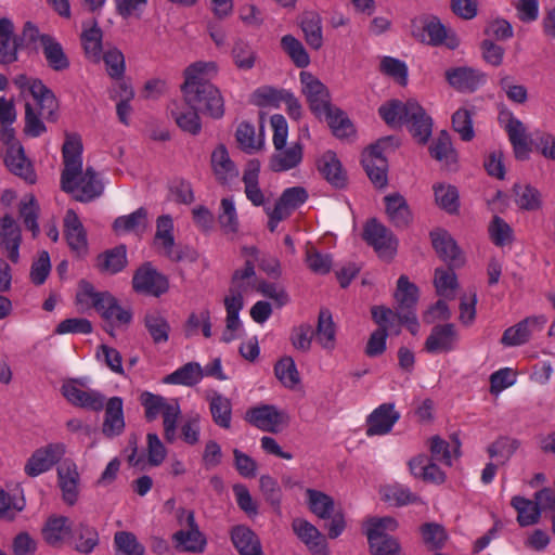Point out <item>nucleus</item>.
I'll return each mask as SVG.
<instances>
[{"instance_id": "nucleus-59", "label": "nucleus", "mask_w": 555, "mask_h": 555, "mask_svg": "<svg viewBox=\"0 0 555 555\" xmlns=\"http://www.w3.org/2000/svg\"><path fill=\"white\" fill-rule=\"evenodd\" d=\"M219 223L227 234H235L238 231V218L233 198H222L220 203Z\"/></svg>"}, {"instance_id": "nucleus-3", "label": "nucleus", "mask_w": 555, "mask_h": 555, "mask_svg": "<svg viewBox=\"0 0 555 555\" xmlns=\"http://www.w3.org/2000/svg\"><path fill=\"white\" fill-rule=\"evenodd\" d=\"M90 377L83 376L64 380L61 387L62 395L74 406L99 413L105 409V416H124V400L120 397H112L106 400L98 389L90 387Z\"/></svg>"}, {"instance_id": "nucleus-38", "label": "nucleus", "mask_w": 555, "mask_h": 555, "mask_svg": "<svg viewBox=\"0 0 555 555\" xmlns=\"http://www.w3.org/2000/svg\"><path fill=\"white\" fill-rule=\"evenodd\" d=\"M147 227V210L144 207H140L129 215L117 217L113 223V229L117 234L130 232L141 234Z\"/></svg>"}, {"instance_id": "nucleus-51", "label": "nucleus", "mask_w": 555, "mask_h": 555, "mask_svg": "<svg viewBox=\"0 0 555 555\" xmlns=\"http://www.w3.org/2000/svg\"><path fill=\"white\" fill-rule=\"evenodd\" d=\"M429 152L431 157L446 165H452L456 162V153L452 146L451 138L446 131L440 132L433 141Z\"/></svg>"}, {"instance_id": "nucleus-33", "label": "nucleus", "mask_w": 555, "mask_h": 555, "mask_svg": "<svg viewBox=\"0 0 555 555\" xmlns=\"http://www.w3.org/2000/svg\"><path fill=\"white\" fill-rule=\"evenodd\" d=\"M70 537L75 542L74 548L81 554L92 553L100 543L96 528L85 521L73 527Z\"/></svg>"}, {"instance_id": "nucleus-41", "label": "nucleus", "mask_w": 555, "mask_h": 555, "mask_svg": "<svg viewBox=\"0 0 555 555\" xmlns=\"http://www.w3.org/2000/svg\"><path fill=\"white\" fill-rule=\"evenodd\" d=\"M73 527L65 516H51L42 529L43 539L51 546L61 545L66 535H70Z\"/></svg>"}, {"instance_id": "nucleus-56", "label": "nucleus", "mask_w": 555, "mask_h": 555, "mask_svg": "<svg viewBox=\"0 0 555 555\" xmlns=\"http://www.w3.org/2000/svg\"><path fill=\"white\" fill-rule=\"evenodd\" d=\"M274 373L276 378L287 388H295L300 382L295 361L291 357L279 360L274 366Z\"/></svg>"}, {"instance_id": "nucleus-31", "label": "nucleus", "mask_w": 555, "mask_h": 555, "mask_svg": "<svg viewBox=\"0 0 555 555\" xmlns=\"http://www.w3.org/2000/svg\"><path fill=\"white\" fill-rule=\"evenodd\" d=\"M299 25L307 44L319 50L323 46L322 18L315 11H306L299 17Z\"/></svg>"}, {"instance_id": "nucleus-39", "label": "nucleus", "mask_w": 555, "mask_h": 555, "mask_svg": "<svg viewBox=\"0 0 555 555\" xmlns=\"http://www.w3.org/2000/svg\"><path fill=\"white\" fill-rule=\"evenodd\" d=\"M154 241L157 246L164 249L167 257L175 260L180 259V256H176L173 253V220L169 215H163L157 218Z\"/></svg>"}, {"instance_id": "nucleus-29", "label": "nucleus", "mask_w": 555, "mask_h": 555, "mask_svg": "<svg viewBox=\"0 0 555 555\" xmlns=\"http://www.w3.org/2000/svg\"><path fill=\"white\" fill-rule=\"evenodd\" d=\"M386 215L396 228H406L412 221V212L406 199L400 193L388 194L384 197Z\"/></svg>"}, {"instance_id": "nucleus-49", "label": "nucleus", "mask_w": 555, "mask_h": 555, "mask_svg": "<svg viewBox=\"0 0 555 555\" xmlns=\"http://www.w3.org/2000/svg\"><path fill=\"white\" fill-rule=\"evenodd\" d=\"M511 505L517 511V521L521 527L534 525L540 520L541 514L534 501L515 495Z\"/></svg>"}, {"instance_id": "nucleus-4", "label": "nucleus", "mask_w": 555, "mask_h": 555, "mask_svg": "<svg viewBox=\"0 0 555 555\" xmlns=\"http://www.w3.org/2000/svg\"><path fill=\"white\" fill-rule=\"evenodd\" d=\"M379 116L390 127L406 125L411 134L420 143L428 141L433 130V119L415 100L401 102L391 100L378 108Z\"/></svg>"}, {"instance_id": "nucleus-53", "label": "nucleus", "mask_w": 555, "mask_h": 555, "mask_svg": "<svg viewBox=\"0 0 555 555\" xmlns=\"http://www.w3.org/2000/svg\"><path fill=\"white\" fill-rule=\"evenodd\" d=\"M323 116L326 118L335 137L348 138L354 133L352 122L341 109L332 107L328 112H325Z\"/></svg>"}, {"instance_id": "nucleus-10", "label": "nucleus", "mask_w": 555, "mask_h": 555, "mask_svg": "<svg viewBox=\"0 0 555 555\" xmlns=\"http://www.w3.org/2000/svg\"><path fill=\"white\" fill-rule=\"evenodd\" d=\"M302 93L306 95L311 112L317 117H322L328 112L331 105V96L327 87L314 75L308 72H301L299 75Z\"/></svg>"}, {"instance_id": "nucleus-11", "label": "nucleus", "mask_w": 555, "mask_h": 555, "mask_svg": "<svg viewBox=\"0 0 555 555\" xmlns=\"http://www.w3.org/2000/svg\"><path fill=\"white\" fill-rule=\"evenodd\" d=\"M65 454L63 443H49L33 452L24 466L28 477L35 478L50 470Z\"/></svg>"}, {"instance_id": "nucleus-42", "label": "nucleus", "mask_w": 555, "mask_h": 555, "mask_svg": "<svg viewBox=\"0 0 555 555\" xmlns=\"http://www.w3.org/2000/svg\"><path fill=\"white\" fill-rule=\"evenodd\" d=\"M14 25L8 17L0 18V63L11 64L17 60V46L12 41Z\"/></svg>"}, {"instance_id": "nucleus-13", "label": "nucleus", "mask_w": 555, "mask_h": 555, "mask_svg": "<svg viewBox=\"0 0 555 555\" xmlns=\"http://www.w3.org/2000/svg\"><path fill=\"white\" fill-rule=\"evenodd\" d=\"M547 320L544 315L528 317L514 326L506 328L501 344L505 347H516L528 343L534 333L541 332Z\"/></svg>"}, {"instance_id": "nucleus-63", "label": "nucleus", "mask_w": 555, "mask_h": 555, "mask_svg": "<svg viewBox=\"0 0 555 555\" xmlns=\"http://www.w3.org/2000/svg\"><path fill=\"white\" fill-rule=\"evenodd\" d=\"M39 207L33 195L25 197L20 205V215L23 219L25 227L33 232L36 236L39 233L38 224Z\"/></svg>"}, {"instance_id": "nucleus-44", "label": "nucleus", "mask_w": 555, "mask_h": 555, "mask_svg": "<svg viewBox=\"0 0 555 555\" xmlns=\"http://www.w3.org/2000/svg\"><path fill=\"white\" fill-rule=\"evenodd\" d=\"M102 29L94 22L89 28H85L81 34V44L88 60L99 63L102 60Z\"/></svg>"}, {"instance_id": "nucleus-35", "label": "nucleus", "mask_w": 555, "mask_h": 555, "mask_svg": "<svg viewBox=\"0 0 555 555\" xmlns=\"http://www.w3.org/2000/svg\"><path fill=\"white\" fill-rule=\"evenodd\" d=\"M259 171L260 163L257 159H253L248 162L243 173L246 197L254 206L257 207L264 205L266 202L264 194L259 188Z\"/></svg>"}, {"instance_id": "nucleus-34", "label": "nucleus", "mask_w": 555, "mask_h": 555, "mask_svg": "<svg viewBox=\"0 0 555 555\" xmlns=\"http://www.w3.org/2000/svg\"><path fill=\"white\" fill-rule=\"evenodd\" d=\"M42 53L48 66L54 72L69 68L70 62L62 44L53 36L42 38Z\"/></svg>"}, {"instance_id": "nucleus-55", "label": "nucleus", "mask_w": 555, "mask_h": 555, "mask_svg": "<svg viewBox=\"0 0 555 555\" xmlns=\"http://www.w3.org/2000/svg\"><path fill=\"white\" fill-rule=\"evenodd\" d=\"M317 339L325 349H332L335 344V325L332 313L327 309H322L319 313Z\"/></svg>"}, {"instance_id": "nucleus-47", "label": "nucleus", "mask_w": 555, "mask_h": 555, "mask_svg": "<svg viewBox=\"0 0 555 555\" xmlns=\"http://www.w3.org/2000/svg\"><path fill=\"white\" fill-rule=\"evenodd\" d=\"M307 504L311 513L321 519H330L334 513L335 503L334 500L326 493L307 489Z\"/></svg>"}, {"instance_id": "nucleus-48", "label": "nucleus", "mask_w": 555, "mask_h": 555, "mask_svg": "<svg viewBox=\"0 0 555 555\" xmlns=\"http://www.w3.org/2000/svg\"><path fill=\"white\" fill-rule=\"evenodd\" d=\"M436 204L448 214H456L460 208L459 191L454 185L435 183L433 185Z\"/></svg>"}, {"instance_id": "nucleus-61", "label": "nucleus", "mask_w": 555, "mask_h": 555, "mask_svg": "<svg viewBox=\"0 0 555 555\" xmlns=\"http://www.w3.org/2000/svg\"><path fill=\"white\" fill-rule=\"evenodd\" d=\"M305 262L313 273L320 275L327 274L333 264L330 254L321 253L313 246L307 247Z\"/></svg>"}, {"instance_id": "nucleus-2", "label": "nucleus", "mask_w": 555, "mask_h": 555, "mask_svg": "<svg viewBox=\"0 0 555 555\" xmlns=\"http://www.w3.org/2000/svg\"><path fill=\"white\" fill-rule=\"evenodd\" d=\"M242 254L248 257V259H246L243 268L234 271L232 285L223 300L227 317L225 330L222 333L221 341L225 344L241 336L243 323L240 319V312L244 307V294L257 286L255 284V261L258 259L259 251L255 246H244Z\"/></svg>"}, {"instance_id": "nucleus-26", "label": "nucleus", "mask_w": 555, "mask_h": 555, "mask_svg": "<svg viewBox=\"0 0 555 555\" xmlns=\"http://www.w3.org/2000/svg\"><path fill=\"white\" fill-rule=\"evenodd\" d=\"M4 164L8 169L16 176L22 177L26 182L33 184L36 182V173L30 163L27 160L24 149L21 144H15L3 152Z\"/></svg>"}, {"instance_id": "nucleus-52", "label": "nucleus", "mask_w": 555, "mask_h": 555, "mask_svg": "<svg viewBox=\"0 0 555 555\" xmlns=\"http://www.w3.org/2000/svg\"><path fill=\"white\" fill-rule=\"evenodd\" d=\"M281 47L297 67L305 68L310 64V56L304 44L293 35L283 36Z\"/></svg>"}, {"instance_id": "nucleus-20", "label": "nucleus", "mask_w": 555, "mask_h": 555, "mask_svg": "<svg viewBox=\"0 0 555 555\" xmlns=\"http://www.w3.org/2000/svg\"><path fill=\"white\" fill-rule=\"evenodd\" d=\"M64 236L73 253L85 256L88 251L87 232L78 215L68 209L64 217Z\"/></svg>"}, {"instance_id": "nucleus-43", "label": "nucleus", "mask_w": 555, "mask_h": 555, "mask_svg": "<svg viewBox=\"0 0 555 555\" xmlns=\"http://www.w3.org/2000/svg\"><path fill=\"white\" fill-rule=\"evenodd\" d=\"M127 264V251L125 246H117L109 249L96 258V268L108 274L120 272Z\"/></svg>"}, {"instance_id": "nucleus-57", "label": "nucleus", "mask_w": 555, "mask_h": 555, "mask_svg": "<svg viewBox=\"0 0 555 555\" xmlns=\"http://www.w3.org/2000/svg\"><path fill=\"white\" fill-rule=\"evenodd\" d=\"M171 115L173 116L177 125L183 130L191 134L199 133L202 129L201 118L198 112L193 108L183 111L177 105L171 108Z\"/></svg>"}, {"instance_id": "nucleus-25", "label": "nucleus", "mask_w": 555, "mask_h": 555, "mask_svg": "<svg viewBox=\"0 0 555 555\" xmlns=\"http://www.w3.org/2000/svg\"><path fill=\"white\" fill-rule=\"evenodd\" d=\"M210 163L214 175L219 183L228 184L238 177V169L223 144L218 145L212 151Z\"/></svg>"}, {"instance_id": "nucleus-14", "label": "nucleus", "mask_w": 555, "mask_h": 555, "mask_svg": "<svg viewBox=\"0 0 555 555\" xmlns=\"http://www.w3.org/2000/svg\"><path fill=\"white\" fill-rule=\"evenodd\" d=\"M13 82L23 92L26 90L29 91L34 100V105L41 108V114H44L46 111L47 113L52 114L57 107V102L53 92L43 85L41 80L31 79L25 74H20L14 77Z\"/></svg>"}, {"instance_id": "nucleus-64", "label": "nucleus", "mask_w": 555, "mask_h": 555, "mask_svg": "<svg viewBox=\"0 0 555 555\" xmlns=\"http://www.w3.org/2000/svg\"><path fill=\"white\" fill-rule=\"evenodd\" d=\"M370 548L373 555H398L400 544L393 537H367Z\"/></svg>"}, {"instance_id": "nucleus-16", "label": "nucleus", "mask_w": 555, "mask_h": 555, "mask_svg": "<svg viewBox=\"0 0 555 555\" xmlns=\"http://www.w3.org/2000/svg\"><path fill=\"white\" fill-rule=\"evenodd\" d=\"M82 142L80 137L70 134L66 137L63 144L62 156L64 169L61 175V182L69 186L72 176H78L82 169Z\"/></svg>"}, {"instance_id": "nucleus-30", "label": "nucleus", "mask_w": 555, "mask_h": 555, "mask_svg": "<svg viewBox=\"0 0 555 555\" xmlns=\"http://www.w3.org/2000/svg\"><path fill=\"white\" fill-rule=\"evenodd\" d=\"M423 29L428 37L427 42L431 46H446L451 50L460 46V39L456 34L447 28L437 17L426 21Z\"/></svg>"}, {"instance_id": "nucleus-8", "label": "nucleus", "mask_w": 555, "mask_h": 555, "mask_svg": "<svg viewBox=\"0 0 555 555\" xmlns=\"http://www.w3.org/2000/svg\"><path fill=\"white\" fill-rule=\"evenodd\" d=\"M392 137L379 139L362 154V165L373 184L384 188L387 184V159L383 155L384 149L392 142Z\"/></svg>"}, {"instance_id": "nucleus-23", "label": "nucleus", "mask_w": 555, "mask_h": 555, "mask_svg": "<svg viewBox=\"0 0 555 555\" xmlns=\"http://www.w3.org/2000/svg\"><path fill=\"white\" fill-rule=\"evenodd\" d=\"M304 147L300 142H293L288 146L275 149L270 158V168L274 172L288 171L302 162Z\"/></svg>"}, {"instance_id": "nucleus-46", "label": "nucleus", "mask_w": 555, "mask_h": 555, "mask_svg": "<svg viewBox=\"0 0 555 555\" xmlns=\"http://www.w3.org/2000/svg\"><path fill=\"white\" fill-rule=\"evenodd\" d=\"M203 379V367L197 362H189L164 378L166 384L194 386Z\"/></svg>"}, {"instance_id": "nucleus-28", "label": "nucleus", "mask_w": 555, "mask_h": 555, "mask_svg": "<svg viewBox=\"0 0 555 555\" xmlns=\"http://www.w3.org/2000/svg\"><path fill=\"white\" fill-rule=\"evenodd\" d=\"M292 528L313 554L326 555L325 539L315 526L306 519L296 518L292 522Z\"/></svg>"}, {"instance_id": "nucleus-62", "label": "nucleus", "mask_w": 555, "mask_h": 555, "mask_svg": "<svg viewBox=\"0 0 555 555\" xmlns=\"http://www.w3.org/2000/svg\"><path fill=\"white\" fill-rule=\"evenodd\" d=\"M241 149L247 153H254L261 149L262 139H256L255 127L249 122H241L235 133Z\"/></svg>"}, {"instance_id": "nucleus-32", "label": "nucleus", "mask_w": 555, "mask_h": 555, "mask_svg": "<svg viewBox=\"0 0 555 555\" xmlns=\"http://www.w3.org/2000/svg\"><path fill=\"white\" fill-rule=\"evenodd\" d=\"M318 167L323 178L333 186L341 189L346 185V172L334 152L324 153L318 163Z\"/></svg>"}, {"instance_id": "nucleus-6", "label": "nucleus", "mask_w": 555, "mask_h": 555, "mask_svg": "<svg viewBox=\"0 0 555 555\" xmlns=\"http://www.w3.org/2000/svg\"><path fill=\"white\" fill-rule=\"evenodd\" d=\"M372 319L378 325V328L374 331L366 344L365 352L369 357H377L382 354L386 349V339L388 331L393 330L396 335L400 334V324L396 323V314L389 308L384 306H374L371 309Z\"/></svg>"}, {"instance_id": "nucleus-54", "label": "nucleus", "mask_w": 555, "mask_h": 555, "mask_svg": "<svg viewBox=\"0 0 555 555\" xmlns=\"http://www.w3.org/2000/svg\"><path fill=\"white\" fill-rule=\"evenodd\" d=\"M116 555H144L145 547L130 531H117L114 535Z\"/></svg>"}, {"instance_id": "nucleus-12", "label": "nucleus", "mask_w": 555, "mask_h": 555, "mask_svg": "<svg viewBox=\"0 0 555 555\" xmlns=\"http://www.w3.org/2000/svg\"><path fill=\"white\" fill-rule=\"evenodd\" d=\"M132 287L139 294L159 297L167 293L169 283L164 274L146 262L134 272Z\"/></svg>"}, {"instance_id": "nucleus-58", "label": "nucleus", "mask_w": 555, "mask_h": 555, "mask_svg": "<svg viewBox=\"0 0 555 555\" xmlns=\"http://www.w3.org/2000/svg\"><path fill=\"white\" fill-rule=\"evenodd\" d=\"M452 127L463 141H472L475 137L473 112L464 107L455 111L452 115Z\"/></svg>"}, {"instance_id": "nucleus-45", "label": "nucleus", "mask_w": 555, "mask_h": 555, "mask_svg": "<svg viewBox=\"0 0 555 555\" xmlns=\"http://www.w3.org/2000/svg\"><path fill=\"white\" fill-rule=\"evenodd\" d=\"M144 325L154 344H165L169 339L170 325L163 313L150 311L144 317Z\"/></svg>"}, {"instance_id": "nucleus-37", "label": "nucleus", "mask_w": 555, "mask_h": 555, "mask_svg": "<svg viewBox=\"0 0 555 555\" xmlns=\"http://www.w3.org/2000/svg\"><path fill=\"white\" fill-rule=\"evenodd\" d=\"M107 298V292H98L88 281L81 280L75 296V304L79 312L85 313L91 309L98 310L101 302Z\"/></svg>"}, {"instance_id": "nucleus-24", "label": "nucleus", "mask_w": 555, "mask_h": 555, "mask_svg": "<svg viewBox=\"0 0 555 555\" xmlns=\"http://www.w3.org/2000/svg\"><path fill=\"white\" fill-rule=\"evenodd\" d=\"M433 246L439 257L451 266H461L464 258L453 237L446 231L437 229L430 233Z\"/></svg>"}, {"instance_id": "nucleus-17", "label": "nucleus", "mask_w": 555, "mask_h": 555, "mask_svg": "<svg viewBox=\"0 0 555 555\" xmlns=\"http://www.w3.org/2000/svg\"><path fill=\"white\" fill-rule=\"evenodd\" d=\"M459 343V333L452 323L433 327L425 341V350L429 353H447L454 350Z\"/></svg>"}, {"instance_id": "nucleus-9", "label": "nucleus", "mask_w": 555, "mask_h": 555, "mask_svg": "<svg viewBox=\"0 0 555 555\" xmlns=\"http://www.w3.org/2000/svg\"><path fill=\"white\" fill-rule=\"evenodd\" d=\"M69 186L61 182L64 192L73 194L74 198L81 203H88L101 196L104 190L102 181L92 167H87L78 176H72Z\"/></svg>"}, {"instance_id": "nucleus-40", "label": "nucleus", "mask_w": 555, "mask_h": 555, "mask_svg": "<svg viewBox=\"0 0 555 555\" xmlns=\"http://www.w3.org/2000/svg\"><path fill=\"white\" fill-rule=\"evenodd\" d=\"M231 57L238 70L248 72L255 67L258 61V53L250 42L237 38L233 42Z\"/></svg>"}, {"instance_id": "nucleus-21", "label": "nucleus", "mask_w": 555, "mask_h": 555, "mask_svg": "<svg viewBox=\"0 0 555 555\" xmlns=\"http://www.w3.org/2000/svg\"><path fill=\"white\" fill-rule=\"evenodd\" d=\"M448 82L462 92H473L485 83V75L472 67H455L446 72Z\"/></svg>"}, {"instance_id": "nucleus-19", "label": "nucleus", "mask_w": 555, "mask_h": 555, "mask_svg": "<svg viewBox=\"0 0 555 555\" xmlns=\"http://www.w3.org/2000/svg\"><path fill=\"white\" fill-rule=\"evenodd\" d=\"M22 233L18 223L9 215L0 219V249L13 262L20 259Z\"/></svg>"}, {"instance_id": "nucleus-36", "label": "nucleus", "mask_w": 555, "mask_h": 555, "mask_svg": "<svg viewBox=\"0 0 555 555\" xmlns=\"http://www.w3.org/2000/svg\"><path fill=\"white\" fill-rule=\"evenodd\" d=\"M96 311L109 325H127L132 320L130 309L122 308L108 292L107 298L101 302Z\"/></svg>"}, {"instance_id": "nucleus-22", "label": "nucleus", "mask_w": 555, "mask_h": 555, "mask_svg": "<svg viewBox=\"0 0 555 555\" xmlns=\"http://www.w3.org/2000/svg\"><path fill=\"white\" fill-rule=\"evenodd\" d=\"M145 410V416H179L180 406L178 399H166L150 391H143L139 398Z\"/></svg>"}, {"instance_id": "nucleus-18", "label": "nucleus", "mask_w": 555, "mask_h": 555, "mask_svg": "<svg viewBox=\"0 0 555 555\" xmlns=\"http://www.w3.org/2000/svg\"><path fill=\"white\" fill-rule=\"evenodd\" d=\"M500 121L504 122V129L508 134V139L517 159H527L530 153L526 127L513 113H502Z\"/></svg>"}, {"instance_id": "nucleus-27", "label": "nucleus", "mask_w": 555, "mask_h": 555, "mask_svg": "<svg viewBox=\"0 0 555 555\" xmlns=\"http://www.w3.org/2000/svg\"><path fill=\"white\" fill-rule=\"evenodd\" d=\"M231 541L240 555H266L258 535L247 526H235L230 532Z\"/></svg>"}, {"instance_id": "nucleus-5", "label": "nucleus", "mask_w": 555, "mask_h": 555, "mask_svg": "<svg viewBox=\"0 0 555 555\" xmlns=\"http://www.w3.org/2000/svg\"><path fill=\"white\" fill-rule=\"evenodd\" d=\"M398 301V308L395 312L396 321L406 326L412 335H416L420 330V322L416 315L415 307L418 300V288L411 283L405 275H401L397 282L395 294Z\"/></svg>"}, {"instance_id": "nucleus-7", "label": "nucleus", "mask_w": 555, "mask_h": 555, "mask_svg": "<svg viewBox=\"0 0 555 555\" xmlns=\"http://www.w3.org/2000/svg\"><path fill=\"white\" fill-rule=\"evenodd\" d=\"M363 238L382 259L390 260L397 254V237L391 230L376 219H371L365 223Z\"/></svg>"}, {"instance_id": "nucleus-60", "label": "nucleus", "mask_w": 555, "mask_h": 555, "mask_svg": "<svg viewBox=\"0 0 555 555\" xmlns=\"http://www.w3.org/2000/svg\"><path fill=\"white\" fill-rule=\"evenodd\" d=\"M518 447L519 441L517 439L502 436L492 442L487 451L491 459H501L504 464L512 457Z\"/></svg>"}, {"instance_id": "nucleus-50", "label": "nucleus", "mask_w": 555, "mask_h": 555, "mask_svg": "<svg viewBox=\"0 0 555 555\" xmlns=\"http://www.w3.org/2000/svg\"><path fill=\"white\" fill-rule=\"evenodd\" d=\"M516 205L524 210H537L542 206L540 192L530 184L516 183L513 186Z\"/></svg>"}, {"instance_id": "nucleus-15", "label": "nucleus", "mask_w": 555, "mask_h": 555, "mask_svg": "<svg viewBox=\"0 0 555 555\" xmlns=\"http://www.w3.org/2000/svg\"><path fill=\"white\" fill-rule=\"evenodd\" d=\"M182 514H186L188 530H179L172 535L176 548L183 552L202 553L207 541L198 529L194 512L182 509Z\"/></svg>"}, {"instance_id": "nucleus-1", "label": "nucleus", "mask_w": 555, "mask_h": 555, "mask_svg": "<svg viewBox=\"0 0 555 555\" xmlns=\"http://www.w3.org/2000/svg\"><path fill=\"white\" fill-rule=\"evenodd\" d=\"M217 73L218 65L214 61L195 62L185 68L181 87L185 104L214 119H220L224 115L221 91L209 81Z\"/></svg>"}]
</instances>
